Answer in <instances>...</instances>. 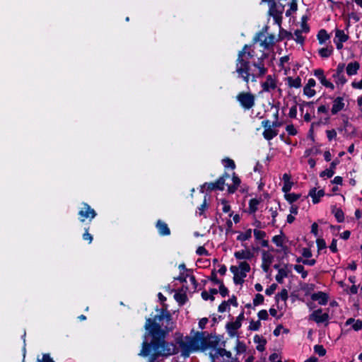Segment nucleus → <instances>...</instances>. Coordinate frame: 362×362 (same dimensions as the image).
Listing matches in <instances>:
<instances>
[{
  "label": "nucleus",
  "instance_id": "13",
  "mask_svg": "<svg viewBox=\"0 0 362 362\" xmlns=\"http://www.w3.org/2000/svg\"><path fill=\"white\" fill-rule=\"evenodd\" d=\"M311 299L314 301H318L321 305H325L328 303L329 296L323 291H318L311 295Z\"/></svg>",
  "mask_w": 362,
  "mask_h": 362
},
{
  "label": "nucleus",
  "instance_id": "58",
  "mask_svg": "<svg viewBox=\"0 0 362 362\" xmlns=\"http://www.w3.org/2000/svg\"><path fill=\"white\" fill-rule=\"evenodd\" d=\"M315 93H316V91L314 89L304 86L303 94L305 95L308 96V98H312L315 95Z\"/></svg>",
  "mask_w": 362,
  "mask_h": 362
},
{
  "label": "nucleus",
  "instance_id": "37",
  "mask_svg": "<svg viewBox=\"0 0 362 362\" xmlns=\"http://www.w3.org/2000/svg\"><path fill=\"white\" fill-rule=\"evenodd\" d=\"M283 236L284 234L282 230H281V235H274L272 241L278 247H281L283 245Z\"/></svg>",
  "mask_w": 362,
  "mask_h": 362
},
{
  "label": "nucleus",
  "instance_id": "42",
  "mask_svg": "<svg viewBox=\"0 0 362 362\" xmlns=\"http://www.w3.org/2000/svg\"><path fill=\"white\" fill-rule=\"evenodd\" d=\"M36 362H54V359L50 356L49 354H42V357H37Z\"/></svg>",
  "mask_w": 362,
  "mask_h": 362
},
{
  "label": "nucleus",
  "instance_id": "57",
  "mask_svg": "<svg viewBox=\"0 0 362 362\" xmlns=\"http://www.w3.org/2000/svg\"><path fill=\"white\" fill-rule=\"evenodd\" d=\"M316 244L318 252L327 247L326 242L323 238H317L316 240Z\"/></svg>",
  "mask_w": 362,
  "mask_h": 362
},
{
  "label": "nucleus",
  "instance_id": "18",
  "mask_svg": "<svg viewBox=\"0 0 362 362\" xmlns=\"http://www.w3.org/2000/svg\"><path fill=\"white\" fill-rule=\"evenodd\" d=\"M360 68V64L358 62H350L347 64L346 71L349 76H354L357 74Z\"/></svg>",
  "mask_w": 362,
  "mask_h": 362
},
{
  "label": "nucleus",
  "instance_id": "20",
  "mask_svg": "<svg viewBox=\"0 0 362 362\" xmlns=\"http://www.w3.org/2000/svg\"><path fill=\"white\" fill-rule=\"evenodd\" d=\"M332 213L334 214L338 223H343L344 221V214L341 209L333 206Z\"/></svg>",
  "mask_w": 362,
  "mask_h": 362
},
{
  "label": "nucleus",
  "instance_id": "64",
  "mask_svg": "<svg viewBox=\"0 0 362 362\" xmlns=\"http://www.w3.org/2000/svg\"><path fill=\"white\" fill-rule=\"evenodd\" d=\"M352 329L356 332L361 330L362 329V320H355L354 323L352 325Z\"/></svg>",
  "mask_w": 362,
  "mask_h": 362
},
{
  "label": "nucleus",
  "instance_id": "7",
  "mask_svg": "<svg viewBox=\"0 0 362 362\" xmlns=\"http://www.w3.org/2000/svg\"><path fill=\"white\" fill-rule=\"evenodd\" d=\"M225 185L223 184V178L219 177L215 182H204L200 189V192L204 193V189L208 192H212L216 190L223 191L224 189Z\"/></svg>",
  "mask_w": 362,
  "mask_h": 362
},
{
  "label": "nucleus",
  "instance_id": "2",
  "mask_svg": "<svg viewBox=\"0 0 362 362\" xmlns=\"http://www.w3.org/2000/svg\"><path fill=\"white\" fill-rule=\"evenodd\" d=\"M175 341L181 349V355L189 357L192 351L201 350L206 351L209 348L216 349L221 341V336L216 334H209L206 332H197L193 337H187L189 343L184 341L182 334L177 332L175 334Z\"/></svg>",
  "mask_w": 362,
  "mask_h": 362
},
{
  "label": "nucleus",
  "instance_id": "26",
  "mask_svg": "<svg viewBox=\"0 0 362 362\" xmlns=\"http://www.w3.org/2000/svg\"><path fill=\"white\" fill-rule=\"evenodd\" d=\"M317 38L319 41V43L322 45L329 38V35L326 30L321 29L319 30L317 35Z\"/></svg>",
  "mask_w": 362,
  "mask_h": 362
},
{
  "label": "nucleus",
  "instance_id": "1",
  "mask_svg": "<svg viewBox=\"0 0 362 362\" xmlns=\"http://www.w3.org/2000/svg\"><path fill=\"white\" fill-rule=\"evenodd\" d=\"M158 297L162 303V308H156L157 314L151 317L146 318L144 325L145 332L143 335L141 349L139 356L146 358L150 356L148 362H154L159 357H168L178 354L179 349L173 341H168L166 338L176 328V322L168 305L165 303L167 298L161 293Z\"/></svg>",
  "mask_w": 362,
  "mask_h": 362
},
{
  "label": "nucleus",
  "instance_id": "47",
  "mask_svg": "<svg viewBox=\"0 0 362 362\" xmlns=\"http://www.w3.org/2000/svg\"><path fill=\"white\" fill-rule=\"evenodd\" d=\"M230 271L233 274V282H239V279H238V275H240L239 266H230Z\"/></svg>",
  "mask_w": 362,
  "mask_h": 362
},
{
  "label": "nucleus",
  "instance_id": "6",
  "mask_svg": "<svg viewBox=\"0 0 362 362\" xmlns=\"http://www.w3.org/2000/svg\"><path fill=\"white\" fill-rule=\"evenodd\" d=\"M254 57V51H247L245 55L243 57L245 62H247V64L244 67L242 63L238 62V59L235 61V72L238 74H246L248 71V67H251L252 63L250 59Z\"/></svg>",
  "mask_w": 362,
  "mask_h": 362
},
{
  "label": "nucleus",
  "instance_id": "21",
  "mask_svg": "<svg viewBox=\"0 0 362 362\" xmlns=\"http://www.w3.org/2000/svg\"><path fill=\"white\" fill-rule=\"evenodd\" d=\"M250 48V45H245L243 46V47L242 48L241 50H240L238 53V63H242V65L245 67L247 64V62H245V60L243 59V57L244 55H245L246 54V52L248 51V49Z\"/></svg>",
  "mask_w": 362,
  "mask_h": 362
},
{
  "label": "nucleus",
  "instance_id": "22",
  "mask_svg": "<svg viewBox=\"0 0 362 362\" xmlns=\"http://www.w3.org/2000/svg\"><path fill=\"white\" fill-rule=\"evenodd\" d=\"M268 40L265 38L263 41L260 42V46L263 47L265 49H268L270 46H273L275 44V35L273 34H270L268 36Z\"/></svg>",
  "mask_w": 362,
  "mask_h": 362
},
{
  "label": "nucleus",
  "instance_id": "14",
  "mask_svg": "<svg viewBox=\"0 0 362 362\" xmlns=\"http://www.w3.org/2000/svg\"><path fill=\"white\" fill-rule=\"evenodd\" d=\"M254 256H255L254 253L252 252L248 249L236 251L234 253V257H235L236 259H238V260H241V259L250 260L254 257Z\"/></svg>",
  "mask_w": 362,
  "mask_h": 362
},
{
  "label": "nucleus",
  "instance_id": "40",
  "mask_svg": "<svg viewBox=\"0 0 362 362\" xmlns=\"http://www.w3.org/2000/svg\"><path fill=\"white\" fill-rule=\"evenodd\" d=\"M268 57H269V54L263 52L262 54L261 55V57L257 59V61L252 62V65L255 68H257V65L259 64L260 66H265V65L264 64V61L265 59L268 58Z\"/></svg>",
  "mask_w": 362,
  "mask_h": 362
},
{
  "label": "nucleus",
  "instance_id": "35",
  "mask_svg": "<svg viewBox=\"0 0 362 362\" xmlns=\"http://www.w3.org/2000/svg\"><path fill=\"white\" fill-rule=\"evenodd\" d=\"M320 145L318 146H314L310 148H308L305 151L304 156L305 157H308L310 156L311 154L317 155L321 153V150L319 148Z\"/></svg>",
  "mask_w": 362,
  "mask_h": 362
},
{
  "label": "nucleus",
  "instance_id": "9",
  "mask_svg": "<svg viewBox=\"0 0 362 362\" xmlns=\"http://www.w3.org/2000/svg\"><path fill=\"white\" fill-rule=\"evenodd\" d=\"M273 259H274V257L272 255H271L266 250H262V263L261 267H262V270L264 272H268V271L269 269V267H270L271 264L272 263Z\"/></svg>",
  "mask_w": 362,
  "mask_h": 362
},
{
  "label": "nucleus",
  "instance_id": "12",
  "mask_svg": "<svg viewBox=\"0 0 362 362\" xmlns=\"http://www.w3.org/2000/svg\"><path fill=\"white\" fill-rule=\"evenodd\" d=\"M156 228L158 230V234L160 236H168L170 235V229L168 227V224L159 219L156 223Z\"/></svg>",
  "mask_w": 362,
  "mask_h": 362
},
{
  "label": "nucleus",
  "instance_id": "43",
  "mask_svg": "<svg viewBox=\"0 0 362 362\" xmlns=\"http://www.w3.org/2000/svg\"><path fill=\"white\" fill-rule=\"evenodd\" d=\"M247 346L244 342L237 341V344L235 346V351L238 354H243L246 351Z\"/></svg>",
  "mask_w": 362,
  "mask_h": 362
},
{
  "label": "nucleus",
  "instance_id": "45",
  "mask_svg": "<svg viewBox=\"0 0 362 362\" xmlns=\"http://www.w3.org/2000/svg\"><path fill=\"white\" fill-rule=\"evenodd\" d=\"M208 279L209 281H211L214 284H219L220 283H221L223 281L222 280H220L218 279L216 271L215 269L211 271V275H210V276H209Z\"/></svg>",
  "mask_w": 362,
  "mask_h": 362
},
{
  "label": "nucleus",
  "instance_id": "53",
  "mask_svg": "<svg viewBox=\"0 0 362 362\" xmlns=\"http://www.w3.org/2000/svg\"><path fill=\"white\" fill-rule=\"evenodd\" d=\"M286 131L289 136H295L298 134V131L293 124H288L286 127Z\"/></svg>",
  "mask_w": 362,
  "mask_h": 362
},
{
  "label": "nucleus",
  "instance_id": "36",
  "mask_svg": "<svg viewBox=\"0 0 362 362\" xmlns=\"http://www.w3.org/2000/svg\"><path fill=\"white\" fill-rule=\"evenodd\" d=\"M318 80L320 81L321 84L322 86H324L325 87H326L327 88H330L331 90L334 89V85L332 82H330L329 80H327L325 75L322 76V77H320V78Z\"/></svg>",
  "mask_w": 362,
  "mask_h": 362
},
{
  "label": "nucleus",
  "instance_id": "63",
  "mask_svg": "<svg viewBox=\"0 0 362 362\" xmlns=\"http://www.w3.org/2000/svg\"><path fill=\"white\" fill-rule=\"evenodd\" d=\"M293 185V182L292 181H288L284 182V186L282 187V192L285 193L289 192Z\"/></svg>",
  "mask_w": 362,
  "mask_h": 362
},
{
  "label": "nucleus",
  "instance_id": "30",
  "mask_svg": "<svg viewBox=\"0 0 362 362\" xmlns=\"http://www.w3.org/2000/svg\"><path fill=\"white\" fill-rule=\"evenodd\" d=\"M332 78L334 79V81L337 85L341 84L343 86L347 82V79L344 74H337V73H334L332 75Z\"/></svg>",
  "mask_w": 362,
  "mask_h": 362
},
{
  "label": "nucleus",
  "instance_id": "61",
  "mask_svg": "<svg viewBox=\"0 0 362 362\" xmlns=\"http://www.w3.org/2000/svg\"><path fill=\"white\" fill-rule=\"evenodd\" d=\"M88 230L89 228H85V232L83 234L82 237L84 240L88 241V243L90 244L93 241V236L91 234L89 233Z\"/></svg>",
  "mask_w": 362,
  "mask_h": 362
},
{
  "label": "nucleus",
  "instance_id": "60",
  "mask_svg": "<svg viewBox=\"0 0 362 362\" xmlns=\"http://www.w3.org/2000/svg\"><path fill=\"white\" fill-rule=\"evenodd\" d=\"M217 354L221 356H226L227 358H231L232 354L230 351L226 350L223 348H218L217 349Z\"/></svg>",
  "mask_w": 362,
  "mask_h": 362
},
{
  "label": "nucleus",
  "instance_id": "4",
  "mask_svg": "<svg viewBox=\"0 0 362 362\" xmlns=\"http://www.w3.org/2000/svg\"><path fill=\"white\" fill-rule=\"evenodd\" d=\"M235 98L240 105L245 110H250L255 105V95L250 90L247 92H240Z\"/></svg>",
  "mask_w": 362,
  "mask_h": 362
},
{
  "label": "nucleus",
  "instance_id": "34",
  "mask_svg": "<svg viewBox=\"0 0 362 362\" xmlns=\"http://www.w3.org/2000/svg\"><path fill=\"white\" fill-rule=\"evenodd\" d=\"M336 38H338L337 40L345 42L349 40V35H346L344 30H337L335 33Z\"/></svg>",
  "mask_w": 362,
  "mask_h": 362
},
{
  "label": "nucleus",
  "instance_id": "15",
  "mask_svg": "<svg viewBox=\"0 0 362 362\" xmlns=\"http://www.w3.org/2000/svg\"><path fill=\"white\" fill-rule=\"evenodd\" d=\"M325 192L324 189H320L317 192L315 187H313L308 193V196L312 198V202L314 204H318L320 202V198L324 197Z\"/></svg>",
  "mask_w": 362,
  "mask_h": 362
},
{
  "label": "nucleus",
  "instance_id": "3",
  "mask_svg": "<svg viewBox=\"0 0 362 362\" xmlns=\"http://www.w3.org/2000/svg\"><path fill=\"white\" fill-rule=\"evenodd\" d=\"M257 69H258V72L256 74L251 71V67H248V71L246 74H238V76L246 83L247 88L249 90L250 87L248 84L250 81L253 83L257 82V78L263 77L268 71V69L266 66H260L259 64L257 65Z\"/></svg>",
  "mask_w": 362,
  "mask_h": 362
},
{
  "label": "nucleus",
  "instance_id": "52",
  "mask_svg": "<svg viewBox=\"0 0 362 362\" xmlns=\"http://www.w3.org/2000/svg\"><path fill=\"white\" fill-rule=\"evenodd\" d=\"M254 236L257 240H264L267 234L264 231L255 229L253 230Z\"/></svg>",
  "mask_w": 362,
  "mask_h": 362
},
{
  "label": "nucleus",
  "instance_id": "38",
  "mask_svg": "<svg viewBox=\"0 0 362 362\" xmlns=\"http://www.w3.org/2000/svg\"><path fill=\"white\" fill-rule=\"evenodd\" d=\"M222 162L226 168H230L231 170H234L236 167L234 160L229 158H226L222 160Z\"/></svg>",
  "mask_w": 362,
  "mask_h": 362
},
{
  "label": "nucleus",
  "instance_id": "24",
  "mask_svg": "<svg viewBox=\"0 0 362 362\" xmlns=\"http://www.w3.org/2000/svg\"><path fill=\"white\" fill-rule=\"evenodd\" d=\"M174 298L180 305H185L188 300L187 296L185 293L180 292H176L175 293Z\"/></svg>",
  "mask_w": 362,
  "mask_h": 362
},
{
  "label": "nucleus",
  "instance_id": "16",
  "mask_svg": "<svg viewBox=\"0 0 362 362\" xmlns=\"http://www.w3.org/2000/svg\"><path fill=\"white\" fill-rule=\"evenodd\" d=\"M345 104L342 97H337L333 100V105L331 110L332 115H336L344 108Z\"/></svg>",
  "mask_w": 362,
  "mask_h": 362
},
{
  "label": "nucleus",
  "instance_id": "49",
  "mask_svg": "<svg viewBox=\"0 0 362 362\" xmlns=\"http://www.w3.org/2000/svg\"><path fill=\"white\" fill-rule=\"evenodd\" d=\"M218 285V293L221 294V296L223 298L228 296L229 291L228 288L224 285L223 281L220 283Z\"/></svg>",
  "mask_w": 362,
  "mask_h": 362
},
{
  "label": "nucleus",
  "instance_id": "17",
  "mask_svg": "<svg viewBox=\"0 0 362 362\" xmlns=\"http://www.w3.org/2000/svg\"><path fill=\"white\" fill-rule=\"evenodd\" d=\"M288 267H292V265L284 264V267L279 269L278 274L275 276V279L279 284H283L284 279L288 276V271L287 269Z\"/></svg>",
  "mask_w": 362,
  "mask_h": 362
},
{
  "label": "nucleus",
  "instance_id": "59",
  "mask_svg": "<svg viewBox=\"0 0 362 362\" xmlns=\"http://www.w3.org/2000/svg\"><path fill=\"white\" fill-rule=\"evenodd\" d=\"M257 316L259 320H267L269 319V315L266 310H261L258 312Z\"/></svg>",
  "mask_w": 362,
  "mask_h": 362
},
{
  "label": "nucleus",
  "instance_id": "44",
  "mask_svg": "<svg viewBox=\"0 0 362 362\" xmlns=\"http://www.w3.org/2000/svg\"><path fill=\"white\" fill-rule=\"evenodd\" d=\"M298 9V4L296 0H292L290 4V8L286 11V16H290L291 12H296Z\"/></svg>",
  "mask_w": 362,
  "mask_h": 362
},
{
  "label": "nucleus",
  "instance_id": "27",
  "mask_svg": "<svg viewBox=\"0 0 362 362\" xmlns=\"http://www.w3.org/2000/svg\"><path fill=\"white\" fill-rule=\"evenodd\" d=\"M239 269H240V275L243 276H247V273H248L251 269L250 264L246 261L240 262L239 263Z\"/></svg>",
  "mask_w": 362,
  "mask_h": 362
},
{
  "label": "nucleus",
  "instance_id": "25",
  "mask_svg": "<svg viewBox=\"0 0 362 362\" xmlns=\"http://www.w3.org/2000/svg\"><path fill=\"white\" fill-rule=\"evenodd\" d=\"M261 202L260 199H257L256 198H252L249 201V213L250 214H254L255 213L258 209V205Z\"/></svg>",
  "mask_w": 362,
  "mask_h": 362
},
{
  "label": "nucleus",
  "instance_id": "54",
  "mask_svg": "<svg viewBox=\"0 0 362 362\" xmlns=\"http://www.w3.org/2000/svg\"><path fill=\"white\" fill-rule=\"evenodd\" d=\"M264 296L260 293H257L255 295V297L253 299V305L255 306H257L260 304H262L264 303Z\"/></svg>",
  "mask_w": 362,
  "mask_h": 362
},
{
  "label": "nucleus",
  "instance_id": "29",
  "mask_svg": "<svg viewBox=\"0 0 362 362\" xmlns=\"http://www.w3.org/2000/svg\"><path fill=\"white\" fill-rule=\"evenodd\" d=\"M252 229H247L245 233H240L237 236V240L244 242L249 240L252 237Z\"/></svg>",
  "mask_w": 362,
  "mask_h": 362
},
{
  "label": "nucleus",
  "instance_id": "31",
  "mask_svg": "<svg viewBox=\"0 0 362 362\" xmlns=\"http://www.w3.org/2000/svg\"><path fill=\"white\" fill-rule=\"evenodd\" d=\"M292 37V34L291 32H288L286 30H284L282 28H280L279 29V34L278 35V40L277 41H281L284 40L285 38L291 39Z\"/></svg>",
  "mask_w": 362,
  "mask_h": 362
},
{
  "label": "nucleus",
  "instance_id": "19",
  "mask_svg": "<svg viewBox=\"0 0 362 362\" xmlns=\"http://www.w3.org/2000/svg\"><path fill=\"white\" fill-rule=\"evenodd\" d=\"M277 134L278 130L273 129V127L266 128L262 133L264 138L267 141L273 139Z\"/></svg>",
  "mask_w": 362,
  "mask_h": 362
},
{
  "label": "nucleus",
  "instance_id": "55",
  "mask_svg": "<svg viewBox=\"0 0 362 362\" xmlns=\"http://www.w3.org/2000/svg\"><path fill=\"white\" fill-rule=\"evenodd\" d=\"M208 208L206 196L204 197L202 204L197 208L199 216H202L204 212Z\"/></svg>",
  "mask_w": 362,
  "mask_h": 362
},
{
  "label": "nucleus",
  "instance_id": "5",
  "mask_svg": "<svg viewBox=\"0 0 362 362\" xmlns=\"http://www.w3.org/2000/svg\"><path fill=\"white\" fill-rule=\"evenodd\" d=\"M81 205L82 207L78 213L80 222H84L86 218L91 221L97 216L96 211L88 204L83 202Z\"/></svg>",
  "mask_w": 362,
  "mask_h": 362
},
{
  "label": "nucleus",
  "instance_id": "46",
  "mask_svg": "<svg viewBox=\"0 0 362 362\" xmlns=\"http://www.w3.org/2000/svg\"><path fill=\"white\" fill-rule=\"evenodd\" d=\"M321 124V122H313L311 124V126H310V128L308 131V138L310 139L313 142L315 141V136H314V126L315 125H320Z\"/></svg>",
  "mask_w": 362,
  "mask_h": 362
},
{
  "label": "nucleus",
  "instance_id": "41",
  "mask_svg": "<svg viewBox=\"0 0 362 362\" xmlns=\"http://www.w3.org/2000/svg\"><path fill=\"white\" fill-rule=\"evenodd\" d=\"M294 35H296V42L298 43V44H300V45H303L305 42V37L304 36L302 35V31L297 29L295 30L294 32Z\"/></svg>",
  "mask_w": 362,
  "mask_h": 362
},
{
  "label": "nucleus",
  "instance_id": "33",
  "mask_svg": "<svg viewBox=\"0 0 362 362\" xmlns=\"http://www.w3.org/2000/svg\"><path fill=\"white\" fill-rule=\"evenodd\" d=\"M279 298L284 300V301H286L288 298V291L286 289V288H283L281 292L278 293L276 296H275V301L276 303H279Z\"/></svg>",
  "mask_w": 362,
  "mask_h": 362
},
{
  "label": "nucleus",
  "instance_id": "39",
  "mask_svg": "<svg viewBox=\"0 0 362 362\" xmlns=\"http://www.w3.org/2000/svg\"><path fill=\"white\" fill-rule=\"evenodd\" d=\"M268 27L265 26L262 28L261 31H259L255 36L253 37L252 41L253 43H257V42H262L261 40L262 37L264 36V33L267 32Z\"/></svg>",
  "mask_w": 362,
  "mask_h": 362
},
{
  "label": "nucleus",
  "instance_id": "32",
  "mask_svg": "<svg viewBox=\"0 0 362 362\" xmlns=\"http://www.w3.org/2000/svg\"><path fill=\"white\" fill-rule=\"evenodd\" d=\"M319 54L322 58H328L333 52V47H322L319 49Z\"/></svg>",
  "mask_w": 362,
  "mask_h": 362
},
{
  "label": "nucleus",
  "instance_id": "50",
  "mask_svg": "<svg viewBox=\"0 0 362 362\" xmlns=\"http://www.w3.org/2000/svg\"><path fill=\"white\" fill-rule=\"evenodd\" d=\"M261 327V322L258 320L257 321L251 320L248 329L251 331H257Z\"/></svg>",
  "mask_w": 362,
  "mask_h": 362
},
{
  "label": "nucleus",
  "instance_id": "8",
  "mask_svg": "<svg viewBox=\"0 0 362 362\" xmlns=\"http://www.w3.org/2000/svg\"><path fill=\"white\" fill-rule=\"evenodd\" d=\"M329 318V314L327 313H322V308H319L316 310H314L309 315L310 320H313L317 324L327 322L326 325L328 324L327 321H328Z\"/></svg>",
  "mask_w": 362,
  "mask_h": 362
},
{
  "label": "nucleus",
  "instance_id": "10",
  "mask_svg": "<svg viewBox=\"0 0 362 362\" xmlns=\"http://www.w3.org/2000/svg\"><path fill=\"white\" fill-rule=\"evenodd\" d=\"M262 88V91L264 92H270L272 89H275L276 88V81L273 78L272 75H267L266 77V81L261 84Z\"/></svg>",
  "mask_w": 362,
  "mask_h": 362
},
{
  "label": "nucleus",
  "instance_id": "11",
  "mask_svg": "<svg viewBox=\"0 0 362 362\" xmlns=\"http://www.w3.org/2000/svg\"><path fill=\"white\" fill-rule=\"evenodd\" d=\"M242 326V323L237 321L229 322L226 325V329L230 337H238V329Z\"/></svg>",
  "mask_w": 362,
  "mask_h": 362
},
{
  "label": "nucleus",
  "instance_id": "56",
  "mask_svg": "<svg viewBox=\"0 0 362 362\" xmlns=\"http://www.w3.org/2000/svg\"><path fill=\"white\" fill-rule=\"evenodd\" d=\"M334 175V171L332 170L329 168H327L320 173V177H327L328 178H331Z\"/></svg>",
  "mask_w": 362,
  "mask_h": 362
},
{
  "label": "nucleus",
  "instance_id": "51",
  "mask_svg": "<svg viewBox=\"0 0 362 362\" xmlns=\"http://www.w3.org/2000/svg\"><path fill=\"white\" fill-rule=\"evenodd\" d=\"M314 351L317 354L320 356H324L327 351L322 345L317 344L314 346Z\"/></svg>",
  "mask_w": 362,
  "mask_h": 362
},
{
  "label": "nucleus",
  "instance_id": "48",
  "mask_svg": "<svg viewBox=\"0 0 362 362\" xmlns=\"http://www.w3.org/2000/svg\"><path fill=\"white\" fill-rule=\"evenodd\" d=\"M284 10V6H282V9L279 11V13H276L273 15V18L277 25H279V28H281V23H282V13Z\"/></svg>",
  "mask_w": 362,
  "mask_h": 362
},
{
  "label": "nucleus",
  "instance_id": "28",
  "mask_svg": "<svg viewBox=\"0 0 362 362\" xmlns=\"http://www.w3.org/2000/svg\"><path fill=\"white\" fill-rule=\"evenodd\" d=\"M301 197L300 194H296V193H285L284 194V199L291 204H292L293 202H296L298 199H300Z\"/></svg>",
  "mask_w": 362,
  "mask_h": 362
},
{
  "label": "nucleus",
  "instance_id": "62",
  "mask_svg": "<svg viewBox=\"0 0 362 362\" xmlns=\"http://www.w3.org/2000/svg\"><path fill=\"white\" fill-rule=\"evenodd\" d=\"M197 255L199 256H209L208 250L204 246H199L196 250Z\"/></svg>",
  "mask_w": 362,
  "mask_h": 362
},
{
  "label": "nucleus",
  "instance_id": "23",
  "mask_svg": "<svg viewBox=\"0 0 362 362\" xmlns=\"http://www.w3.org/2000/svg\"><path fill=\"white\" fill-rule=\"evenodd\" d=\"M288 84L291 88H300L302 86L301 83V78L298 76L296 78H293L292 77L289 76L287 77Z\"/></svg>",
  "mask_w": 362,
  "mask_h": 362
}]
</instances>
